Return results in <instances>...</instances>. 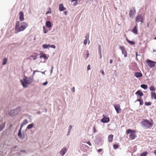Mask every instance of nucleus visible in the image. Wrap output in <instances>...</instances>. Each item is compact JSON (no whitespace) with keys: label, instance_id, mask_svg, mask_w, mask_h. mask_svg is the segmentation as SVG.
Here are the masks:
<instances>
[{"label":"nucleus","instance_id":"f257e3e1","mask_svg":"<svg viewBox=\"0 0 156 156\" xmlns=\"http://www.w3.org/2000/svg\"><path fill=\"white\" fill-rule=\"evenodd\" d=\"M33 77H27L25 76L23 80H20V81L24 87H26L28 84H30L33 82Z\"/></svg>","mask_w":156,"mask_h":156},{"label":"nucleus","instance_id":"f03ea898","mask_svg":"<svg viewBox=\"0 0 156 156\" xmlns=\"http://www.w3.org/2000/svg\"><path fill=\"white\" fill-rule=\"evenodd\" d=\"M142 126L145 129H149L151 128L152 126V123L148 120L145 119L141 122Z\"/></svg>","mask_w":156,"mask_h":156},{"label":"nucleus","instance_id":"7ed1b4c3","mask_svg":"<svg viewBox=\"0 0 156 156\" xmlns=\"http://www.w3.org/2000/svg\"><path fill=\"white\" fill-rule=\"evenodd\" d=\"M135 132V131L134 130L128 129L127 130L126 133L127 134L130 133L129 135V137L131 139L133 140L136 137Z\"/></svg>","mask_w":156,"mask_h":156},{"label":"nucleus","instance_id":"20e7f679","mask_svg":"<svg viewBox=\"0 0 156 156\" xmlns=\"http://www.w3.org/2000/svg\"><path fill=\"white\" fill-rule=\"evenodd\" d=\"M144 19V14H141L138 15L136 16L135 20L137 23L140 22L141 23H143Z\"/></svg>","mask_w":156,"mask_h":156},{"label":"nucleus","instance_id":"39448f33","mask_svg":"<svg viewBox=\"0 0 156 156\" xmlns=\"http://www.w3.org/2000/svg\"><path fill=\"white\" fill-rule=\"evenodd\" d=\"M20 25L21 26L19 29L18 33L20 31L24 30L28 26L27 24L25 22H22Z\"/></svg>","mask_w":156,"mask_h":156},{"label":"nucleus","instance_id":"423d86ee","mask_svg":"<svg viewBox=\"0 0 156 156\" xmlns=\"http://www.w3.org/2000/svg\"><path fill=\"white\" fill-rule=\"evenodd\" d=\"M136 10L134 7H132L131 9L130 10L129 12V16L130 18L133 17L134 15L136 14Z\"/></svg>","mask_w":156,"mask_h":156},{"label":"nucleus","instance_id":"0eeeda50","mask_svg":"<svg viewBox=\"0 0 156 156\" xmlns=\"http://www.w3.org/2000/svg\"><path fill=\"white\" fill-rule=\"evenodd\" d=\"M148 66L151 68L153 67L156 64V62L150 60H148L147 61Z\"/></svg>","mask_w":156,"mask_h":156},{"label":"nucleus","instance_id":"6e6552de","mask_svg":"<svg viewBox=\"0 0 156 156\" xmlns=\"http://www.w3.org/2000/svg\"><path fill=\"white\" fill-rule=\"evenodd\" d=\"M119 48L122 51V53L124 55V57H127V52L125 47L124 46H121L119 47Z\"/></svg>","mask_w":156,"mask_h":156},{"label":"nucleus","instance_id":"1a4fd4ad","mask_svg":"<svg viewBox=\"0 0 156 156\" xmlns=\"http://www.w3.org/2000/svg\"><path fill=\"white\" fill-rule=\"evenodd\" d=\"M103 118L101 120V122L103 123H108L110 121L109 118L108 117H107L105 116L104 115H103Z\"/></svg>","mask_w":156,"mask_h":156},{"label":"nucleus","instance_id":"9d476101","mask_svg":"<svg viewBox=\"0 0 156 156\" xmlns=\"http://www.w3.org/2000/svg\"><path fill=\"white\" fill-rule=\"evenodd\" d=\"M67 151V147H64L61 149L59 153L62 156H63L66 153Z\"/></svg>","mask_w":156,"mask_h":156},{"label":"nucleus","instance_id":"9b49d317","mask_svg":"<svg viewBox=\"0 0 156 156\" xmlns=\"http://www.w3.org/2000/svg\"><path fill=\"white\" fill-rule=\"evenodd\" d=\"M20 23L19 21L16 22L15 27V33L17 34L18 33V31L19 29L20 28Z\"/></svg>","mask_w":156,"mask_h":156},{"label":"nucleus","instance_id":"f8f14e48","mask_svg":"<svg viewBox=\"0 0 156 156\" xmlns=\"http://www.w3.org/2000/svg\"><path fill=\"white\" fill-rule=\"evenodd\" d=\"M22 128H20L18 134V136L21 139H23L24 138L25 135L24 133L22 134L21 133Z\"/></svg>","mask_w":156,"mask_h":156},{"label":"nucleus","instance_id":"ddd939ff","mask_svg":"<svg viewBox=\"0 0 156 156\" xmlns=\"http://www.w3.org/2000/svg\"><path fill=\"white\" fill-rule=\"evenodd\" d=\"M114 108L117 113H119V111H121V109L119 105L117 104L115 105H114Z\"/></svg>","mask_w":156,"mask_h":156},{"label":"nucleus","instance_id":"4468645a","mask_svg":"<svg viewBox=\"0 0 156 156\" xmlns=\"http://www.w3.org/2000/svg\"><path fill=\"white\" fill-rule=\"evenodd\" d=\"M19 19L21 21H22L24 20V14L23 12H22L20 11L19 13Z\"/></svg>","mask_w":156,"mask_h":156},{"label":"nucleus","instance_id":"2eb2a0df","mask_svg":"<svg viewBox=\"0 0 156 156\" xmlns=\"http://www.w3.org/2000/svg\"><path fill=\"white\" fill-rule=\"evenodd\" d=\"M9 115L10 116L15 115L17 114L16 112L15 109L11 110L9 113Z\"/></svg>","mask_w":156,"mask_h":156},{"label":"nucleus","instance_id":"dca6fc26","mask_svg":"<svg viewBox=\"0 0 156 156\" xmlns=\"http://www.w3.org/2000/svg\"><path fill=\"white\" fill-rule=\"evenodd\" d=\"M66 9L62 4H60L59 5V10L60 11H62Z\"/></svg>","mask_w":156,"mask_h":156},{"label":"nucleus","instance_id":"f3484780","mask_svg":"<svg viewBox=\"0 0 156 156\" xmlns=\"http://www.w3.org/2000/svg\"><path fill=\"white\" fill-rule=\"evenodd\" d=\"M40 58H43L45 60H47L48 57L46 55V54L44 53H42L40 54Z\"/></svg>","mask_w":156,"mask_h":156},{"label":"nucleus","instance_id":"a211bd4d","mask_svg":"<svg viewBox=\"0 0 156 156\" xmlns=\"http://www.w3.org/2000/svg\"><path fill=\"white\" fill-rule=\"evenodd\" d=\"M28 123V120L27 119H24L20 125V128H22L23 127Z\"/></svg>","mask_w":156,"mask_h":156},{"label":"nucleus","instance_id":"6ab92c4d","mask_svg":"<svg viewBox=\"0 0 156 156\" xmlns=\"http://www.w3.org/2000/svg\"><path fill=\"white\" fill-rule=\"evenodd\" d=\"M132 31L134 34H137V26H135L134 27L133 29L132 30Z\"/></svg>","mask_w":156,"mask_h":156},{"label":"nucleus","instance_id":"aec40b11","mask_svg":"<svg viewBox=\"0 0 156 156\" xmlns=\"http://www.w3.org/2000/svg\"><path fill=\"white\" fill-rule=\"evenodd\" d=\"M134 76L136 78H138L142 76V74L140 72H136L135 73Z\"/></svg>","mask_w":156,"mask_h":156},{"label":"nucleus","instance_id":"412c9836","mask_svg":"<svg viewBox=\"0 0 156 156\" xmlns=\"http://www.w3.org/2000/svg\"><path fill=\"white\" fill-rule=\"evenodd\" d=\"M113 135L112 134H110L108 137V140L109 142H111L113 140Z\"/></svg>","mask_w":156,"mask_h":156},{"label":"nucleus","instance_id":"4be33fe9","mask_svg":"<svg viewBox=\"0 0 156 156\" xmlns=\"http://www.w3.org/2000/svg\"><path fill=\"white\" fill-rule=\"evenodd\" d=\"M135 94L138 95L140 97L143 96V94L142 93V92L139 90L136 92Z\"/></svg>","mask_w":156,"mask_h":156},{"label":"nucleus","instance_id":"5701e85b","mask_svg":"<svg viewBox=\"0 0 156 156\" xmlns=\"http://www.w3.org/2000/svg\"><path fill=\"white\" fill-rule=\"evenodd\" d=\"M46 25L48 28H51V22L50 21H47L46 23Z\"/></svg>","mask_w":156,"mask_h":156},{"label":"nucleus","instance_id":"b1692460","mask_svg":"<svg viewBox=\"0 0 156 156\" xmlns=\"http://www.w3.org/2000/svg\"><path fill=\"white\" fill-rule=\"evenodd\" d=\"M151 98H154V99L156 100V94L155 92L151 91Z\"/></svg>","mask_w":156,"mask_h":156},{"label":"nucleus","instance_id":"393cba45","mask_svg":"<svg viewBox=\"0 0 156 156\" xmlns=\"http://www.w3.org/2000/svg\"><path fill=\"white\" fill-rule=\"evenodd\" d=\"M5 123L4 122L0 125V132L5 127Z\"/></svg>","mask_w":156,"mask_h":156},{"label":"nucleus","instance_id":"a878e982","mask_svg":"<svg viewBox=\"0 0 156 156\" xmlns=\"http://www.w3.org/2000/svg\"><path fill=\"white\" fill-rule=\"evenodd\" d=\"M34 126V124L33 123H32L29 125L27 127V128L28 129H30L32 128Z\"/></svg>","mask_w":156,"mask_h":156},{"label":"nucleus","instance_id":"bb28decb","mask_svg":"<svg viewBox=\"0 0 156 156\" xmlns=\"http://www.w3.org/2000/svg\"><path fill=\"white\" fill-rule=\"evenodd\" d=\"M90 55L89 52L88 51H87L86 52V54L85 55V60L87 59L89 57Z\"/></svg>","mask_w":156,"mask_h":156},{"label":"nucleus","instance_id":"cd10ccee","mask_svg":"<svg viewBox=\"0 0 156 156\" xmlns=\"http://www.w3.org/2000/svg\"><path fill=\"white\" fill-rule=\"evenodd\" d=\"M30 56L31 57L33 58V59L35 60L37 58V55L35 53H34Z\"/></svg>","mask_w":156,"mask_h":156},{"label":"nucleus","instance_id":"c85d7f7f","mask_svg":"<svg viewBox=\"0 0 156 156\" xmlns=\"http://www.w3.org/2000/svg\"><path fill=\"white\" fill-rule=\"evenodd\" d=\"M141 87L144 90H146L147 88V86L146 84H143L141 85Z\"/></svg>","mask_w":156,"mask_h":156},{"label":"nucleus","instance_id":"c756f323","mask_svg":"<svg viewBox=\"0 0 156 156\" xmlns=\"http://www.w3.org/2000/svg\"><path fill=\"white\" fill-rule=\"evenodd\" d=\"M126 40L127 42L130 44L134 45L135 44V42L133 41H130L127 39H126Z\"/></svg>","mask_w":156,"mask_h":156},{"label":"nucleus","instance_id":"7c9ffc66","mask_svg":"<svg viewBox=\"0 0 156 156\" xmlns=\"http://www.w3.org/2000/svg\"><path fill=\"white\" fill-rule=\"evenodd\" d=\"M148 154V152L147 151H144L143 153H142L140 156H146Z\"/></svg>","mask_w":156,"mask_h":156},{"label":"nucleus","instance_id":"2f4dec72","mask_svg":"<svg viewBox=\"0 0 156 156\" xmlns=\"http://www.w3.org/2000/svg\"><path fill=\"white\" fill-rule=\"evenodd\" d=\"M21 109V108L20 107H18L15 109L17 114L20 111Z\"/></svg>","mask_w":156,"mask_h":156},{"label":"nucleus","instance_id":"473e14b6","mask_svg":"<svg viewBox=\"0 0 156 156\" xmlns=\"http://www.w3.org/2000/svg\"><path fill=\"white\" fill-rule=\"evenodd\" d=\"M137 101H139L140 102V105H142L143 104V101L140 98H139L137 100Z\"/></svg>","mask_w":156,"mask_h":156},{"label":"nucleus","instance_id":"72a5a7b5","mask_svg":"<svg viewBox=\"0 0 156 156\" xmlns=\"http://www.w3.org/2000/svg\"><path fill=\"white\" fill-rule=\"evenodd\" d=\"M48 46H50V44H44L43 45L42 47L44 49H46L48 48Z\"/></svg>","mask_w":156,"mask_h":156},{"label":"nucleus","instance_id":"f704fd0d","mask_svg":"<svg viewBox=\"0 0 156 156\" xmlns=\"http://www.w3.org/2000/svg\"><path fill=\"white\" fill-rule=\"evenodd\" d=\"M43 30L44 34H46L48 32V31L47 30L44 26H43Z\"/></svg>","mask_w":156,"mask_h":156},{"label":"nucleus","instance_id":"c9c22d12","mask_svg":"<svg viewBox=\"0 0 156 156\" xmlns=\"http://www.w3.org/2000/svg\"><path fill=\"white\" fill-rule=\"evenodd\" d=\"M101 50H102V47L101 45H99L98 46V53H101Z\"/></svg>","mask_w":156,"mask_h":156},{"label":"nucleus","instance_id":"e433bc0d","mask_svg":"<svg viewBox=\"0 0 156 156\" xmlns=\"http://www.w3.org/2000/svg\"><path fill=\"white\" fill-rule=\"evenodd\" d=\"M7 59L6 58H5L3 61L2 64L3 65H5L6 64L7 62Z\"/></svg>","mask_w":156,"mask_h":156},{"label":"nucleus","instance_id":"4c0bfd02","mask_svg":"<svg viewBox=\"0 0 156 156\" xmlns=\"http://www.w3.org/2000/svg\"><path fill=\"white\" fill-rule=\"evenodd\" d=\"M150 90L151 91H153L154 90L155 88L154 86H151L150 87Z\"/></svg>","mask_w":156,"mask_h":156},{"label":"nucleus","instance_id":"58836bf2","mask_svg":"<svg viewBox=\"0 0 156 156\" xmlns=\"http://www.w3.org/2000/svg\"><path fill=\"white\" fill-rule=\"evenodd\" d=\"M151 103L150 102H146L145 103V105L147 106H149L150 105H151Z\"/></svg>","mask_w":156,"mask_h":156},{"label":"nucleus","instance_id":"ea45409f","mask_svg":"<svg viewBox=\"0 0 156 156\" xmlns=\"http://www.w3.org/2000/svg\"><path fill=\"white\" fill-rule=\"evenodd\" d=\"M113 148L115 149H117L119 147V145L117 144L113 145Z\"/></svg>","mask_w":156,"mask_h":156},{"label":"nucleus","instance_id":"a19ab883","mask_svg":"<svg viewBox=\"0 0 156 156\" xmlns=\"http://www.w3.org/2000/svg\"><path fill=\"white\" fill-rule=\"evenodd\" d=\"M48 47H50L54 49L55 48V46L54 45H50V46H48Z\"/></svg>","mask_w":156,"mask_h":156},{"label":"nucleus","instance_id":"79ce46f5","mask_svg":"<svg viewBox=\"0 0 156 156\" xmlns=\"http://www.w3.org/2000/svg\"><path fill=\"white\" fill-rule=\"evenodd\" d=\"M85 39H88L89 38V34L88 33H87L86 34L85 36Z\"/></svg>","mask_w":156,"mask_h":156},{"label":"nucleus","instance_id":"37998d69","mask_svg":"<svg viewBox=\"0 0 156 156\" xmlns=\"http://www.w3.org/2000/svg\"><path fill=\"white\" fill-rule=\"evenodd\" d=\"M88 39H85L84 41L83 44L85 45H86L87 44V42L88 41Z\"/></svg>","mask_w":156,"mask_h":156},{"label":"nucleus","instance_id":"c03bdc74","mask_svg":"<svg viewBox=\"0 0 156 156\" xmlns=\"http://www.w3.org/2000/svg\"><path fill=\"white\" fill-rule=\"evenodd\" d=\"M87 70L90 69V65L87 66Z\"/></svg>","mask_w":156,"mask_h":156},{"label":"nucleus","instance_id":"a18cd8bd","mask_svg":"<svg viewBox=\"0 0 156 156\" xmlns=\"http://www.w3.org/2000/svg\"><path fill=\"white\" fill-rule=\"evenodd\" d=\"M100 72L103 75H105V73H104V71L103 70H101L100 71Z\"/></svg>","mask_w":156,"mask_h":156},{"label":"nucleus","instance_id":"49530a36","mask_svg":"<svg viewBox=\"0 0 156 156\" xmlns=\"http://www.w3.org/2000/svg\"><path fill=\"white\" fill-rule=\"evenodd\" d=\"M93 132L95 133L96 132V129L95 126H94L93 127Z\"/></svg>","mask_w":156,"mask_h":156},{"label":"nucleus","instance_id":"de8ad7c7","mask_svg":"<svg viewBox=\"0 0 156 156\" xmlns=\"http://www.w3.org/2000/svg\"><path fill=\"white\" fill-rule=\"evenodd\" d=\"M72 126H70L69 127V128H68V130L69 131H71V130L72 129Z\"/></svg>","mask_w":156,"mask_h":156},{"label":"nucleus","instance_id":"09e8293b","mask_svg":"<svg viewBox=\"0 0 156 156\" xmlns=\"http://www.w3.org/2000/svg\"><path fill=\"white\" fill-rule=\"evenodd\" d=\"M87 144H88L90 146H91V144L89 141H88L87 142Z\"/></svg>","mask_w":156,"mask_h":156},{"label":"nucleus","instance_id":"8fccbe9b","mask_svg":"<svg viewBox=\"0 0 156 156\" xmlns=\"http://www.w3.org/2000/svg\"><path fill=\"white\" fill-rule=\"evenodd\" d=\"M48 84V82L46 81L45 82L43 83V85L45 86L47 85Z\"/></svg>","mask_w":156,"mask_h":156},{"label":"nucleus","instance_id":"3c124183","mask_svg":"<svg viewBox=\"0 0 156 156\" xmlns=\"http://www.w3.org/2000/svg\"><path fill=\"white\" fill-rule=\"evenodd\" d=\"M71 90L73 92H75V87H73L71 89Z\"/></svg>","mask_w":156,"mask_h":156},{"label":"nucleus","instance_id":"603ef678","mask_svg":"<svg viewBox=\"0 0 156 156\" xmlns=\"http://www.w3.org/2000/svg\"><path fill=\"white\" fill-rule=\"evenodd\" d=\"M77 4V1H76L73 3V5L74 6H76Z\"/></svg>","mask_w":156,"mask_h":156},{"label":"nucleus","instance_id":"864d4df0","mask_svg":"<svg viewBox=\"0 0 156 156\" xmlns=\"http://www.w3.org/2000/svg\"><path fill=\"white\" fill-rule=\"evenodd\" d=\"M99 53V55H100V58H101L102 57V55L101 54V53Z\"/></svg>","mask_w":156,"mask_h":156},{"label":"nucleus","instance_id":"5fc2aeb1","mask_svg":"<svg viewBox=\"0 0 156 156\" xmlns=\"http://www.w3.org/2000/svg\"><path fill=\"white\" fill-rule=\"evenodd\" d=\"M70 133H71V131L68 130V133H67V135L68 136V135H69L70 134Z\"/></svg>","mask_w":156,"mask_h":156},{"label":"nucleus","instance_id":"6e6d98bb","mask_svg":"<svg viewBox=\"0 0 156 156\" xmlns=\"http://www.w3.org/2000/svg\"><path fill=\"white\" fill-rule=\"evenodd\" d=\"M102 151V149H99L98 150V152H101Z\"/></svg>","mask_w":156,"mask_h":156},{"label":"nucleus","instance_id":"4d7b16f0","mask_svg":"<svg viewBox=\"0 0 156 156\" xmlns=\"http://www.w3.org/2000/svg\"><path fill=\"white\" fill-rule=\"evenodd\" d=\"M138 55H138V54H137V52H136V59H137V57L138 56Z\"/></svg>","mask_w":156,"mask_h":156},{"label":"nucleus","instance_id":"13d9d810","mask_svg":"<svg viewBox=\"0 0 156 156\" xmlns=\"http://www.w3.org/2000/svg\"><path fill=\"white\" fill-rule=\"evenodd\" d=\"M51 13V11H48V12H47L46 13V14H50Z\"/></svg>","mask_w":156,"mask_h":156},{"label":"nucleus","instance_id":"bf43d9fd","mask_svg":"<svg viewBox=\"0 0 156 156\" xmlns=\"http://www.w3.org/2000/svg\"><path fill=\"white\" fill-rule=\"evenodd\" d=\"M71 2H72L74 1H77V0H70Z\"/></svg>","mask_w":156,"mask_h":156},{"label":"nucleus","instance_id":"052dcab7","mask_svg":"<svg viewBox=\"0 0 156 156\" xmlns=\"http://www.w3.org/2000/svg\"><path fill=\"white\" fill-rule=\"evenodd\" d=\"M40 72V71H37V70H35L33 72V75H34V74L35 73V72Z\"/></svg>","mask_w":156,"mask_h":156},{"label":"nucleus","instance_id":"680f3d73","mask_svg":"<svg viewBox=\"0 0 156 156\" xmlns=\"http://www.w3.org/2000/svg\"><path fill=\"white\" fill-rule=\"evenodd\" d=\"M113 60L112 59H110V64H112V63Z\"/></svg>","mask_w":156,"mask_h":156},{"label":"nucleus","instance_id":"e2e57ef3","mask_svg":"<svg viewBox=\"0 0 156 156\" xmlns=\"http://www.w3.org/2000/svg\"><path fill=\"white\" fill-rule=\"evenodd\" d=\"M52 72H53V69H51V71H50V74L51 75L52 73Z\"/></svg>","mask_w":156,"mask_h":156},{"label":"nucleus","instance_id":"0e129e2a","mask_svg":"<svg viewBox=\"0 0 156 156\" xmlns=\"http://www.w3.org/2000/svg\"><path fill=\"white\" fill-rule=\"evenodd\" d=\"M41 113V112L40 111H38L37 112V113L38 114H40Z\"/></svg>","mask_w":156,"mask_h":156},{"label":"nucleus","instance_id":"69168bd1","mask_svg":"<svg viewBox=\"0 0 156 156\" xmlns=\"http://www.w3.org/2000/svg\"><path fill=\"white\" fill-rule=\"evenodd\" d=\"M64 13L65 15H66L67 14V12L66 11H65Z\"/></svg>","mask_w":156,"mask_h":156},{"label":"nucleus","instance_id":"338daca9","mask_svg":"<svg viewBox=\"0 0 156 156\" xmlns=\"http://www.w3.org/2000/svg\"><path fill=\"white\" fill-rule=\"evenodd\" d=\"M46 71H44V72H41L43 74H45V72Z\"/></svg>","mask_w":156,"mask_h":156},{"label":"nucleus","instance_id":"774afa93","mask_svg":"<svg viewBox=\"0 0 156 156\" xmlns=\"http://www.w3.org/2000/svg\"><path fill=\"white\" fill-rule=\"evenodd\" d=\"M154 153L155 154V155L156 156V150H155L154 151Z\"/></svg>","mask_w":156,"mask_h":156}]
</instances>
